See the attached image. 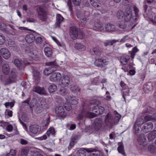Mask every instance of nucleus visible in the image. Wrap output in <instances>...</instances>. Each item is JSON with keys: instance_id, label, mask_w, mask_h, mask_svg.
I'll list each match as a JSON object with an SVG mask.
<instances>
[{"instance_id": "5701e85b", "label": "nucleus", "mask_w": 156, "mask_h": 156, "mask_svg": "<svg viewBox=\"0 0 156 156\" xmlns=\"http://www.w3.org/2000/svg\"><path fill=\"white\" fill-rule=\"evenodd\" d=\"M77 17L80 19L79 26L80 27H83L87 23V16H82L80 17L78 14L77 15Z\"/></svg>"}, {"instance_id": "0e129e2a", "label": "nucleus", "mask_w": 156, "mask_h": 156, "mask_svg": "<svg viewBox=\"0 0 156 156\" xmlns=\"http://www.w3.org/2000/svg\"><path fill=\"white\" fill-rule=\"evenodd\" d=\"M72 1L75 5H80L81 0H72Z\"/></svg>"}, {"instance_id": "603ef678", "label": "nucleus", "mask_w": 156, "mask_h": 156, "mask_svg": "<svg viewBox=\"0 0 156 156\" xmlns=\"http://www.w3.org/2000/svg\"><path fill=\"white\" fill-rule=\"evenodd\" d=\"M147 5H144V11H145V12L144 13V15H145V14H146L147 15V17H150L151 16V12H148V11H147Z\"/></svg>"}, {"instance_id": "423d86ee", "label": "nucleus", "mask_w": 156, "mask_h": 156, "mask_svg": "<svg viewBox=\"0 0 156 156\" xmlns=\"http://www.w3.org/2000/svg\"><path fill=\"white\" fill-rule=\"evenodd\" d=\"M55 112L58 116L61 117L63 119L67 115V113L65 111L64 108L62 106L57 107L55 109Z\"/></svg>"}, {"instance_id": "72a5a7b5", "label": "nucleus", "mask_w": 156, "mask_h": 156, "mask_svg": "<svg viewBox=\"0 0 156 156\" xmlns=\"http://www.w3.org/2000/svg\"><path fill=\"white\" fill-rule=\"evenodd\" d=\"M119 40L114 39L111 40H108L104 42V45L105 46H107L110 45H112L114 43L117 42H119Z\"/></svg>"}, {"instance_id": "0eeeda50", "label": "nucleus", "mask_w": 156, "mask_h": 156, "mask_svg": "<svg viewBox=\"0 0 156 156\" xmlns=\"http://www.w3.org/2000/svg\"><path fill=\"white\" fill-rule=\"evenodd\" d=\"M59 89L58 90V94L62 96H65L66 99V97H69V91L66 88L64 87H62V86L59 85Z\"/></svg>"}, {"instance_id": "09e8293b", "label": "nucleus", "mask_w": 156, "mask_h": 156, "mask_svg": "<svg viewBox=\"0 0 156 156\" xmlns=\"http://www.w3.org/2000/svg\"><path fill=\"white\" fill-rule=\"evenodd\" d=\"M124 13L122 10H119L117 14V16L119 19H121L124 17Z\"/></svg>"}, {"instance_id": "37998d69", "label": "nucleus", "mask_w": 156, "mask_h": 156, "mask_svg": "<svg viewBox=\"0 0 156 156\" xmlns=\"http://www.w3.org/2000/svg\"><path fill=\"white\" fill-rule=\"evenodd\" d=\"M57 89V87L55 84H51L48 87V90L51 93L55 92Z\"/></svg>"}, {"instance_id": "f03ea898", "label": "nucleus", "mask_w": 156, "mask_h": 156, "mask_svg": "<svg viewBox=\"0 0 156 156\" xmlns=\"http://www.w3.org/2000/svg\"><path fill=\"white\" fill-rule=\"evenodd\" d=\"M38 17L42 21H46L48 19V8L44 5L40 6L37 9Z\"/></svg>"}, {"instance_id": "f704fd0d", "label": "nucleus", "mask_w": 156, "mask_h": 156, "mask_svg": "<svg viewBox=\"0 0 156 156\" xmlns=\"http://www.w3.org/2000/svg\"><path fill=\"white\" fill-rule=\"evenodd\" d=\"M55 130L54 128L53 127H50L47 130L46 133L48 136H49L50 135H54L55 134Z\"/></svg>"}, {"instance_id": "f3484780", "label": "nucleus", "mask_w": 156, "mask_h": 156, "mask_svg": "<svg viewBox=\"0 0 156 156\" xmlns=\"http://www.w3.org/2000/svg\"><path fill=\"white\" fill-rule=\"evenodd\" d=\"M94 128L97 130H99L101 128L103 124V122L100 118H97L94 121Z\"/></svg>"}, {"instance_id": "c03bdc74", "label": "nucleus", "mask_w": 156, "mask_h": 156, "mask_svg": "<svg viewBox=\"0 0 156 156\" xmlns=\"http://www.w3.org/2000/svg\"><path fill=\"white\" fill-rule=\"evenodd\" d=\"M70 89L72 91L74 92H79L80 90V89L78 87L74 84L71 85L70 86Z\"/></svg>"}, {"instance_id": "5fc2aeb1", "label": "nucleus", "mask_w": 156, "mask_h": 156, "mask_svg": "<svg viewBox=\"0 0 156 156\" xmlns=\"http://www.w3.org/2000/svg\"><path fill=\"white\" fill-rule=\"evenodd\" d=\"M70 104V103L67 102V104L65 103L63 105L64 107L66 110L69 111L72 109V107Z\"/></svg>"}, {"instance_id": "6e6d98bb", "label": "nucleus", "mask_w": 156, "mask_h": 156, "mask_svg": "<svg viewBox=\"0 0 156 156\" xmlns=\"http://www.w3.org/2000/svg\"><path fill=\"white\" fill-rule=\"evenodd\" d=\"M118 152L122 154H125V151L123 149V146L122 145H119L118 147Z\"/></svg>"}, {"instance_id": "774afa93", "label": "nucleus", "mask_w": 156, "mask_h": 156, "mask_svg": "<svg viewBox=\"0 0 156 156\" xmlns=\"http://www.w3.org/2000/svg\"><path fill=\"white\" fill-rule=\"evenodd\" d=\"M129 54L130 55V57H131L132 59H133L134 58L136 53L133 52L132 51L129 52Z\"/></svg>"}, {"instance_id": "412c9836", "label": "nucleus", "mask_w": 156, "mask_h": 156, "mask_svg": "<svg viewBox=\"0 0 156 156\" xmlns=\"http://www.w3.org/2000/svg\"><path fill=\"white\" fill-rule=\"evenodd\" d=\"M18 73L17 70L15 68L12 69L9 75V77L11 79L14 80V82H15L16 79L18 77Z\"/></svg>"}, {"instance_id": "4468645a", "label": "nucleus", "mask_w": 156, "mask_h": 156, "mask_svg": "<svg viewBox=\"0 0 156 156\" xmlns=\"http://www.w3.org/2000/svg\"><path fill=\"white\" fill-rule=\"evenodd\" d=\"M114 117L110 113H107L106 115L105 119V122L107 125H110L115 123Z\"/></svg>"}, {"instance_id": "dca6fc26", "label": "nucleus", "mask_w": 156, "mask_h": 156, "mask_svg": "<svg viewBox=\"0 0 156 156\" xmlns=\"http://www.w3.org/2000/svg\"><path fill=\"white\" fill-rule=\"evenodd\" d=\"M93 29L95 30L103 31L104 30V27L103 24L100 22H95L94 23Z\"/></svg>"}, {"instance_id": "a878e982", "label": "nucleus", "mask_w": 156, "mask_h": 156, "mask_svg": "<svg viewBox=\"0 0 156 156\" xmlns=\"http://www.w3.org/2000/svg\"><path fill=\"white\" fill-rule=\"evenodd\" d=\"M93 51L95 55L99 56H100L102 52L101 48L97 45L93 47Z\"/></svg>"}, {"instance_id": "20e7f679", "label": "nucleus", "mask_w": 156, "mask_h": 156, "mask_svg": "<svg viewBox=\"0 0 156 156\" xmlns=\"http://www.w3.org/2000/svg\"><path fill=\"white\" fill-rule=\"evenodd\" d=\"M109 63V61L106 59L103 58H97L95 60L94 62L96 66L101 68L106 67Z\"/></svg>"}, {"instance_id": "ddd939ff", "label": "nucleus", "mask_w": 156, "mask_h": 156, "mask_svg": "<svg viewBox=\"0 0 156 156\" xmlns=\"http://www.w3.org/2000/svg\"><path fill=\"white\" fill-rule=\"evenodd\" d=\"M132 9L130 8L126 9L123 17L126 21L128 22L132 18Z\"/></svg>"}, {"instance_id": "6ab92c4d", "label": "nucleus", "mask_w": 156, "mask_h": 156, "mask_svg": "<svg viewBox=\"0 0 156 156\" xmlns=\"http://www.w3.org/2000/svg\"><path fill=\"white\" fill-rule=\"evenodd\" d=\"M2 70L5 75L8 74L10 71V67L8 62H6L3 64L2 67Z\"/></svg>"}, {"instance_id": "79ce46f5", "label": "nucleus", "mask_w": 156, "mask_h": 156, "mask_svg": "<svg viewBox=\"0 0 156 156\" xmlns=\"http://www.w3.org/2000/svg\"><path fill=\"white\" fill-rule=\"evenodd\" d=\"M5 117L8 118L12 117L13 115V112L9 109H6L5 112Z\"/></svg>"}, {"instance_id": "a19ab883", "label": "nucleus", "mask_w": 156, "mask_h": 156, "mask_svg": "<svg viewBox=\"0 0 156 156\" xmlns=\"http://www.w3.org/2000/svg\"><path fill=\"white\" fill-rule=\"evenodd\" d=\"M76 140L75 137H73L72 138L69 145L68 147V149L69 150H71L74 147L75 144L76 143L75 141Z\"/></svg>"}, {"instance_id": "8fccbe9b", "label": "nucleus", "mask_w": 156, "mask_h": 156, "mask_svg": "<svg viewBox=\"0 0 156 156\" xmlns=\"http://www.w3.org/2000/svg\"><path fill=\"white\" fill-rule=\"evenodd\" d=\"M33 76L35 79L38 80L40 77V73L37 71H34L33 72Z\"/></svg>"}, {"instance_id": "ea45409f", "label": "nucleus", "mask_w": 156, "mask_h": 156, "mask_svg": "<svg viewBox=\"0 0 156 156\" xmlns=\"http://www.w3.org/2000/svg\"><path fill=\"white\" fill-rule=\"evenodd\" d=\"M117 26L119 28L121 29H124L126 27V25L125 24L124 22L122 20L118 22Z\"/></svg>"}, {"instance_id": "3c124183", "label": "nucleus", "mask_w": 156, "mask_h": 156, "mask_svg": "<svg viewBox=\"0 0 156 156\" xmlns=\"http://www.w3.org/2000/svg\"><path fill=\"white\" fill-rule=\"evenodd\" d=\"M15 102H6L4 104L5 107L6 108H8L9 106H10V108H11L14 105Z\"/></svg>"}, {"instance_id": "e433bc0d", "label": "nucleus", "mask_w": 156, "mask_h": 156, "mask_svg": "<svg viewBox=\"0 0 156 156\" xmlns=\"http://www.w3.org/2000/svg\"><path fill=\"white\" fill-rule=\"evenodd\" d=\"M114 114L115 115V117L114 118L115 123L117 122L120 119L121 115L116 110L114 112Z\"/></svg>"}, {"instance_id": "2eb2a0df", "label": "nucleus", "mask_w": 156, "mask_h": 156, "mask_svg": "<svg viewBox=\"0 0 156 156\" xmlns=\"http://www.w3.org/2000/svg\"><path fill=\"white\" fill-rule=\"evenodd\" d=\"M153 128V124L151 122H149L145 123L143 126L142 130L144 133H147L151 131Z\"/></svg>"}, {"instance_id": "9b49d317", "label": "nucleus", "mask_w": 156, "mask_h": 156, "mask_svg": "<svg viewBox=\"0 0 156 156\" xmlns=\"http://www.w3.org/2000/svg\"><path fill=\"white\" fill-rule=\"evenodd\" d=\"M62 78L61 74L59 73H52L49 77L51 81L58 82Z\"/></svg>"}, {"instance_id": "cd10ccee", "label": "nucleus", "mask_w": 156, "mask_h": 156, "mask_svg": "<svg viewBox=\"0 0 156 156\" xmlns=\"http://www.w3.org/2000/svg\"><path fill=\"white\" fill-rule=\"evenodd\" d=\"M26 52L29 56L31 57V58L33 60L37 61L39 59L37 55L35 57H34V53L30 49H28L26 50Z\"/></svg>"}, {"instance_id": "de8ad7c7", "label": "nucleus", "mask_w": 156, "mask_h": 156, "mask_svg": "<svg viewBox=\"0 0 156 156\" xmlns=\"http://www.w3.org/2000/svg\"><path fill=\"white\" fill-rule=\"evenodd\" d=\"M29 150L27 148H23L21 151L20 156H27Z\"/></svg>"}, {"instance_id": "4be33fe9", "label": "nucleus", "mask_w": 156, "mask_h": 156, "mask_svg": "<svg viewBox=\"0 0 156 156\" xmlns=\"http://www.w3.org/2000/svg\"><path fill=\"white\" fill-rule=\"evenodd\" d=\"M34 90L40 94L45 95L46 94V91L44 88L38 86H35L34 87Z\"/></svg>"}, {"instance_id": "7c9ffc66", "label": "nucleus", "mask_w": 156, "mask_h": 156, "mask_svg": "<svg viewBox=\"0 0 156 156\" xmlns=\"http://www.w3.org/2000/svg\"><path fill=\"white\" fill-rule=\"evenodd\" d=\"M105 29L107 31L113 32L115 30V27L114 25L108 23L106 26Z\"/></svg>"}, {"instance_id": "c9c22d12", "label": "nucleus", "mask_w": 156, "mask_h": 156, "mask_svg": "<svg viewBox=\"0 0 156 156\" xmlns=\"http://www.w3.org/2000/svg\"><path fill=\"white\" fill-rule=\"evenodd\" d=\"M148 150L152 154L156 153V147L155 146L152 144H150L148 146Z\"/></svg>"}, {"instance_id": "f257e3e1", "label": "nucleus", "mask_w": 156, "mask_h": 156, "mask_svg": "<svg viewBox=\"0 0 156 156\" xmlns=\"http://www.w3.org/2000/svg\"><path fill=\"white\" fill-rule=\"evenodd\" d=\"M93 112H89L83 109L81 113H79L77 117V120H80L86 117L93 118L99 114H102L104 112L105 109L101 106L96 105L92 107Z\"/></svg>"}, {"instance_id": "393cba45", "label": "nucleus", "mask_w": 156, "mask_h": 156, "mask_svg": "<svg viewBox=\"0 0 156 156\" xmlns=\"http://www.w3.org/2000/svg\"><path fill=\"white\" fill-rule=\"evenodd\" d=\"M25 40L28 43H31L35 40V37L33 34L30 33L26 35Z\"/></svg>"}, {"instance_id": "c756f323", "label": "nucleus", "mask_w": 156, "mask_h": 156, "mask_svg": "<svg viewBox=\"0 0 156 156\" xmlns=\"http://www.w3.org/2000/svg\"><path fill=\"white\" fill-rule=\"evenodd\" d=\"M133 10L134 11L135 16H133L132 19L134 21H136L137 19L139 17L138 14L139 10L135 6H134L133 7Z\"/></svg>"}, {"instance_id": "2f4dec72", "label": "nucleus", "mask_w": 156, "mask_h": 156, "mask_svg": "<svg viewBox=\"0 0 156 156\" xmlns=\"http://www.w3.org/2000/svg\"><path fill=\"white\" fill-rule=\"evenodd\" d=\"M145 121H149L151 120H154L156 119V113H154L153 115H146L144 117Z\"/></svg>"}, {"instance_id": "473e14b6", "label": "nucleus", "mask_w": 156, "mask_h": 156, "mask_svg": "<svg viewBox=\"0 0 156 156\" xmlns=\"http://www.w3.org/2000/svg\"><path fill=\"white\" fill-rule=\"evenodd\" d=\"M44 52L45 55L48 57H51L52 54V50L50 48L46 47L44 49Z\"/></svg>"}, {"instance_id": "338daca9", "label": "nucleus", "mask_w": 156, "mask_h": 156, "mask_svg": "<svg viewBox=\"0 0 156 156\" xmlns=\"http://www.w3.org/2000/svg\"><path fill=\"white\" fill-rule=\"evenodd\" d=\"M76 128V125L75 124H71L70 126L69 129L70 130H73L74 129Z\"/></svg>"}, {"instance_id": "a211bd4d", "label": "nucleus", "mask_w": 156, "mask_h": 156, "mask_svg": "<svg viewBox=\"0 0 156 156\" xmlns=\"http://www.w3.org/2000/svg\"><path fill=\"white\" fill-rule=\"evenodd\" d=\"M130 59V56L125 54H123L120 57V62L122 65H126Z\"/></svg>"}, {"instance_id": "13d9d810", "label": "nucleus", "mask_w": 156, "mask_h": 156, "mask_svg": "<svg viewBox=\"0 0 156 156\" xmlns=\"http://www.w3.org/2000/svg\"><path fill=\"white\" fill-rule=\"evenodd\" d=\"M155 137L154 136L151 132L148 134L147 138L150 141H151L154 140Z\"/></svg>"}, {"instance_id": "052dcab7", "label": "nucleus", "mask_w": 156, "mask_h": 156, "mask_svg": "<svg viewBox=\"0 0 156 156\" xmlns=\"http://www.w3.org/2000/svg\"><path fill=\"white\" fill-rule=\"evenodd\" d=\"M13 126L11 124L8 125L6 127V130L8 132H11L12 130Z\"/></svg>"}, {"instance_id": "6e6552de", "label": "nucleus", "mask_w": 156, "mask_h": 156, "mask_svg": "<svg viewBox=\"0 0 156 156\" xmlns=\"http://www.w3.org/2000/svg\"><path fill=\"white\" fill-rule=\"evenodd\" d=\"M40 130L39 126L36 125H31L29 127L30 134L31 136H34L38 134Z\"/></svg>"}, {"instance_id": "bf43d9fd", "label": "nucleus", "mask_w": 156, "mask_h": 156, "mask_svg": "<svg viewBox=\"0 0 156 156\" xmlns=\"http://www.w3.org/2000/svg\"><path fill=\"white\" fill-rule=\"evenodd\" d=\"M98 78L96 77L94 78L93 80L92 81L91 83L94 85H97L98 84Z\"/></svg>"}, {"instance_id": "4d7b16f0", "label": "nucleus", "mask_w": 156, "mask_h": 156, "mask_svg": "<svg viewBox=\"0 0 156 156\" xmlns=\"http://www.w3.org/2000/svg\"><path fill=\"white\" fill-rule=\"evenodd\" d=\"M16 151L14 149H11L10 150V152L7 154L6 156H16Z\"/></svg>"}, {"instance_id": "f8f14e48", "label": "nucleus", "mask_w": 156, "mask_h": 156, "mask_svg": "<svg viewBox=\"0 0 156 156\" xmlns=\"http://www.w3.org/2000/svg\"><path fill=\"white\" fill-rule=\"evenodd\" d=\"M0 53L2 56L5 59H7L10 58L11 53L9 50L6 48H2L0 50Z\"/></svg>"}, {"instance_id": "7ed1b4c3", "label": "nucleus", "mask_w": 156, "mask_h": 156, "mask_svg": "<svg viewBox=\"0 0 156 156\" xmlns=\"http://www.w3.org/2000/svg\"><path fill=\"white\" fill-rule=\"evenodd\" d=\"M46 65L50 66L44 69L43 71L44 74L46 76H48L55 71L58 66L55 61L47 62Z\"/></svg>"}, {"instance_id": "bb28decb", "label": "nucleus", "mask_w": 156, "mask_h": 156, "mask_svg": "<svg viewBox=\"0 0 156 156\" xmlns=\"http://www.w3.org/2000/svg\"><path fill=\"white\" fill-rule=\"evenodd\" d=\"M50 122L49 117L43 120L41 122V125L43 129H46L48 126Z\"/></svg>"}, {"instance_id": "58836bf2", "label": "nucleus", "mask_w": 156, "mask_h": 156, "mask_svg": "<svg viewBox=\"0 0 156 156\" xmlns=\"http://www.w3.org/2000/svg\"><path fill=\"white\" fill-rule=\"evenodd\" d=\"M57 26L58 27H60V24L61 22L63 21L64 18L60 14H58L57 16Z\"/></svg>"}, {"instance_id": "864d4df0", "label": "nucleus", "mask_w": 156, "mask_h": 156, "mask_svg": "<svg viewBox=\"0 0 156 156\" xmlns=\"http://www.w3.org/2000/svg\"><path fill=\"white\" fill-rule=\"evenodd\" d=\"M5 41V38L4 35L0 34V45L3 44Z\"/></svg>"}, {"instance_id": "1a4fd4ad", "label": "nucleus", "mask_w": 156, "mask_h": 156, "mask_svg": "<svg viewBox=\"0 0 156 156\" xmlns=\"http://www.w3.org/2000/svg\"><path fill=\"white\" fill-rule=\"evenodd\" d=\"M69 34L73 40L76 39L78 36V31L76 27L73 26L70 27Z\"/></svg>"}, {"instance_id": "680f3d73", "label": "nucleus", "mask_w": 156, "mask_h": 156, "mask_svg": "<svg viewBox=\"0 0 156 156\" xmlns=\"http://www.w3.org/2000/svg\"><path fill=\"white\" fill-rule=\"evenodd\" d=\"M35 42L37 44H40L42 41V39L41 37H37L36 39H35Z\"/></svg>"}, {"instance_id": "e2e57ef3", "label": "nucleus", "mask_w": 156, "mask_h": 156, "mask_svg": "<svg viewBox=\"0 0 156 156\" xmlns=\"http://www.w3.org/2000/svg\"><path fill=\"white\" fill-rule=\"evenodd\" d=\"M91 5L95 8H98L101 5L99 3L95 2L94 3H93L91 2Z\"/></svg>"}, {"instance_id": "39448f33", "label": "nucleus", "mask_w": 156, "mask_h": 156, "mask_svg": "<svg viewBox=\"0 0 156 156\" xmlns=\"http://www.w3.org/2000/svg\"><path fill=\"white\" fill-rule=\"evenodd\" d=\"M0 82H2L5 85L14 83V80L11 79L9 76L3 75H0Z\"/></svg>"}, {"instance_id": "69168bd1", "label": "nucleus", "mask_w": 156, "mask_h": 156, "mask_svg": "<svg viewBox=\"0 0 156 156\" xmlns=\"http://www.w3.org/2000/svg\"><path fill=\"white\" fill-rule=\"evenodd\" d=\"M151 83H147L146 85V88L149 90H151L152 88V87L151 86Z\"/></svg>"}, {"instance_id": "c85d7f7f", "label": "nucleus", "mask_w": 156, "mask_h": 156, "mask_svg": "<svg viewBox=\"0 0 156 156\" xmlns=\"http://www.w3.org/2000/svg\"><path fill=\"white\" fill-rule=\"evenodd\" d=\"M75 48L80 51H83L85 50L86 47L83 44L78 43L76 44L75 46Z\"/></svg>"}, {"instance_id": "4c0bfd02", "label": "nucleus", "mask_w": 156, "mask_h": 156, "mask_svg": "<svg viewBox=\"0 0 156 156\" xmlns=\"http://www.w3.org/2000/svg\"><path fill=\"white\" fill-rule=\"evenodd\" d=\"M123 91V98L124 99V100L126 101V95H128L129 93V90L127 88H125V87H122Z\"/></svg>"}, {"instance_id": "b1692460", "label": "nucleus", "mask_w": 156, "mask_h": 156, "mask_svg": "<svg viewBox=\"0 0 156 156\" xmlns=\"http://www.w3.org/2000/svg\"><path fill=\"white\" fill-rule=\"evenodd\" d=\"M66 101L67 102L72 105H76L78 103V99L75 97H72L70 95L66 97Z\"/></svg>"}, {"instance_id": "9d476101", "label": "nucleus", "mask_w": 156, "mask_h": 156, "mask_svg": "<svg viewBox=\"0 0 156 156\" xmlns=\"http://www.w3.org/2000/svg\"><path fill=\"white\" fill-rule=\"evenodd\" d=\"M61 81H59V85L67 87L70 82V78L68 75L63 76Z\"/></svg>"}, {"instance_id": "aec40b11", "label": "nucleus", "mask_w": 156, "mask_h": 156, "mask_svg": "<svg viewBox=\"0 0 156 156\" xmlns=\"http://www.w3.org/2000/svg\"><path fill=\"white\" fill-rule=\"evenodd\" d=\"M137 141L140 145L144 146L146 144V139L145 135L140 134L138 138Z\"/></svg>"}, {"instance_id": "a18cd8bd", "label": "nucleus", "mask_w": 156, "mask_h": 156, "mask_svg": "<svg viewBox=\"0 0 156 156\" xmlns=\"http://www.w3.org/2000/svg\"><path fill=\"white\" fill-rule=\"evenodd\" d=\"M14 64L18 68H20L22 66V64L21 62L18 59H15L14 61Z\"/></svg>"}, {"instance_id": "49530a36", "label": "nucleus", "mask_w": 156, "mask_h": 156, "mask_svg": "<svg viewBox=\"0 0 156 156\" xmlns=\"http://www.w3.org/2000/svg\"><path fill=\"white\" fill-rule=\"evenodd\" d=\"M144 123L143 119L141 118H139L136 120L134 125V127H135L136 125H137L138 127L140 126Z\"/></svg>"}]
</instances>
